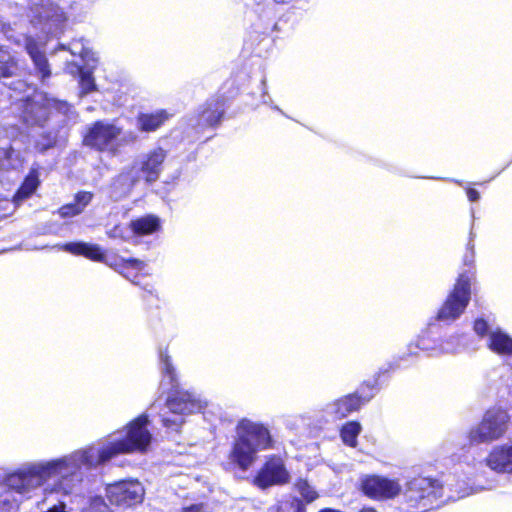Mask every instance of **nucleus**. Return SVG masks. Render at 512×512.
<instances>
[{"label":"nucleus","instance_id":"33","mask_svg":"<svg viewBox=\"0 0 512 512\" xmlns=\"http://www.w3.org/2000/svg\"><path fill=\"white\" fill-rule=\"evenodd\" d=\"M131 233L132 231L130 229V224L128 226L116 225L112 229L107 231L108 237L113 239H122L124 241L130 239Z\"/></svg>","mask_w":512,"mask_h":512},{"label":"nucleus","instance_id":"24","mask_svg":"<svg viewBox=\"0 0 512 512\" xmlns=\"http://www.w3.org/2000/svg\"><path fill=\"white\" fill-rule=\"evenodd\" d=\"M161 227L160 219L155 215H145L130 222L132 234L137 236L151 235Z\"/></svg>","mask_w":512,"mask_h":512},{"label":"nucleus","instance_id":"5","mask_svg":"<svg viewBox=\"0 0 512 512\" xmlns=\"http://www.w3.org/2000/svg\"><path fill=\"white\" fill-rule=\"evenodd\" d=\"M28 17L36 29L51 36L60 34L67 20L63 8L50 0H31Z\"/></svg>","mask_w":512,"mask_h":512},{"label":"nucleus","instance_id":"12","mask_svg":"<svg viewBox=\"0 0 512 512\" xmlns=\"http://www.w3.org/2000/svg\"><path fill=\"white\" fill-rule=\"evenodd\" d=\"M290 480V474L280 457H269L258 471L254 483L265 489L275 485H283Z\"/></svg>","mask_w":512,"mask_h":512},{"label":"nucleus","instance_id":"7","mask_svg":"<svg viewBox=\"0 0 512 512\" xmlns=\"http://www.w3.org/2000/svg\"><path fill=\"white\" fill-rule=\"evenodd\" d=\"M52 109L66 114L70 110V106L66 102L48 98L43 92H35L23 103L22 119L27 125L43 126Z\"/></svg>","mask_w":512,"mask_h":512},{"label":"nucleus","instance_id":"16","mask_svg":"<svg viewBox=\"0 0 512 512\" xmlns=\"http://www.w3.org/2000/svg\"><path fill=\"white\" fill-rule=\"evenodd\" d=\"M137 173V170L132 169L130 166L124 168L122 172L113 179L110 185V197L118 201L128 196L133 187L140 181Z\"/></svg>","mask_w":512,"mask_h":512},{"label":"nucleus","instance_id":"27","mask_svg":"<svg viewBox=\"0 0 512 512\" xmlns=\"http://www.w3.org/2000/svg\"><path fill=\"white\" fill-rule=\"evenodd\" d=\"M67 69L70 74L79 76V85L82 93L88 94L95 89L94 78L92 77L91 72L84 70L81 64L70 63L68 64Z\"/></svg>","mask_w":512,"mask_h":512},{"label":"nucleus","instance_id":"31","mask_svg":"<svg viewBox=\"0 0 512 512\" xmlns=\"http://www.w3.org/2000/svg\"><path fill=\"white\" fill-rule=\"evenodd\" d=\"M161 371L163 373V381L168 380L172 387H175L176 372L171 363L169 355L164 352L160 354Z\"/></svg>","mask_w":512,"mask_h":512},{"label":"nucleus","instance_id":"10","mask_svg":"<svg viewBox=\"0 0 512 512\" xmlns=\"http://www.w3.org/2000/svg\"><path fill=\"white\" fill-rule=\"evenodd\" d=\"M145 489L137 480H123L106 487V497L111 504L129 507L143 501Z\"/></svg>","mask_w":512,"mask_h":512},{"label":"nucleus","instance_id":"40","mask_svg":"<svg viewBox=\"0 0 512 512\" xmlns=\"http://www.w3.org/2000/svg\"><path fill=\"white\" fill-rule=\"evenodd\" d=\"M180 512H208V506L205 503H193L183 506Z\"/></svg>","mask_w":512,"mask_h":512},{"label":"nucleus","instance_id":"46","mask_svg":"<svg viewBox=\"0 0 512 512\" xmlns=\"http://www.w3.org/2000/svg\"><path fill=\"white\" fill-rule=\"evenodd\" d=\"M508 359H509V365L512 367V355Z\"/></svg>","mask_w":512,"mask_h":512},{"label":"nucleus","instance_id":"35","mask_svg":"<svg viewBox=\"0 0 512 512\" xmlns=\"http://www.w3.org/2000/svg\"><path fill=\"white\" fill-rule=\"evenodd\" d=\"M17 504L11 499L10 492L0 491V512H15Z\"/></svg>","mask_w":512,"mask_h":512},{"label":"nucleus","instance_id":"25","mask_svg":"<svg viewBox=\"0 0 512 512\" xmlns=\"http://www.w3.org/2000/svg\"><path fill=\"white\" fill-rule=\"evenodd\" d=\"M93 199V194L87 191L78 192L72 203L63 205L59 209V214L62 218L74 217L84 211Z\"/></svg>","mask_w":512,"mask_h":512},{"label":"nucleus","instance_id":"6","mask_svg":"<svg viewBox=\"0 0 512 512\" xmlns=\"http://www.w3.org/2000/svg\"><path fill=\"white\" fill-rule=\"evenodd\" d=\"M204 406L205 402L199 395L175 390L167 399L168 412L162 414V423L166 428L176 431L184 423V415L200 412Z\"/></svg>","mask_w":512,"mask_h":512},{"label":"nucleus","instance_id":"14","mask_svg":"<svg viewBox=\"0 0 512 512\" xmlns=\"http://www.w3.org/2000/svg\"><path fill=\"white\" fill-rule=\"evenodd\" d=\"M363 492L373 499L386 500L398 496L402 490L400 483L395 479L372 475L362 482Z\"/></svg>","mask_w":512,"mask_h":512},{"label":"nucleus","instance_id":"41","mask_svg":"<svg viewBox=\"0 0 512 512\" xmlns=\"http://www.w3.org/2000/svg\"><path fill=\"white\" fill-rule=\"evenodd\" d=\"M44 140L45 141L43 143L38 142L36 144V148L39 151H41V152H43V151L47 150L48 148L52 147L53 144L55 143V139L53 137H50V136L46 137Z\"/></svg>","mask_w":512,"mask_h":512},{"label":"nucleus","instance_id":"17","mask_svg":"<svg viewBox=\"0 0 512 512\" xmlns=\"http://www.w3.org/2000/svg\"><path fill=\"white\" fill-rule=\"evenodd\" d=\"M485 465L496 472L512 473V442L494 446Z\"/></svg>","mask_w":512,"mask_h":512},{"label":"nucleus","instance_id":"3","mask_svg":"<svg viewBox=\"0 0 512 512\" xmlns=\"http://www.w3.org/2000/svg\"><path fill=\"white\" fill-rule=\"evenodd\" d=\"M135 140L133 132L123 134L121 127L108 121L95 122L84 138L87 146L110 155H116L123 145Z\"/></svg>","mask_w":512,"mask_h":512},{"label":"nucleus","instance_id":"2","mask_svg":"<svg viewBox=\"0 0 512 512\" xmlns=\"http://www.w3.org/2000/svg\"><path fill=\"white\" fill-rule=\"evenodd\" d=\"M63 249L74 255H82L90 260L103 262L123 275L126 279L136 284L138 282H136L135 279L138 277V273L145 268V263L138 259H124L121 257L107 258L101 247L97 244L71 242L65 244Z\"/></svg>","mask_w":512,"mask_h":512},{"label":"nucleus","instance_id":"50","mask_svg":"<svg viewBox=\"0 0 512 512\" xmlns=\"http://www.w3.org/2000/svg\"><path fill=\"white\" fill-rule=\"evenodd\" d=\"M4 153H5V152H4V150H1V149H0V154L2 155V154H4Z\"/></svg>","mask_w":512,"mask_h":512},{"label":"nucleus","instance_id":"28","mask_svg":"<svg viewBox=\"0 0 512 512\" xmlns=\"http://www.w3.org/2000/svg\"><path fill=\"white\" fill-rule=\"evenodd\" d=\"M38 185L39 180L36 173H29V175L25 178L21 187L18 189L17 193L14 196L15 203L19 204L20 202L30 197L35 192Z\"/></svg>","mask_w":512,"mask_h":512},{"label":"nucleus","instance_id":"43","mask_svg":"<svg viewBox=\"0 0 512 512\" xmlns=\"http://www.w3.org/2000/svg\"><path fill=\"white\" fill-rule=\"evenodd\" d=\"M360 512H377V511L371 507H364L360 510Z\"/></svg>","mask_w":512,"mask_h":512},{"label":"nucleus","instance_id":"44","mask_svg":"<svg viewBox=\"0 0 512 512\" xmlns=\"http://www.w3.org/2000/svg\"><path fill=\"white\" fill-rule=\"evenodd\" d=\"M268 98H269V96H268L267 92L264 91L263 95H262L263 103H265V104L268 103Z\"/></svg>","mask_w":512,"mask_h":512},{"label":"nucleus","instance_id":"22","mask_svg":"<svg viewBox=\"0 0 512 512\" xmlns=\"http://www.w3.org/2000/svg\"><path fill=\"white\" fill-rule=\"evenodd\" d=\"M171 116V113L163 109L152 113H141L137 118V127L144 132H153L160 128Z\"/></svg>","mask_w":512,"mask_h":512},{"label":"nucleus","instance_id":"19","mask_svg":"<svg viewBox=\"0 0 512 512\" xmlns=\"http://www.w3.org/2000/svg\"><path fill=\"white\" fill-rule=\"evenodd\" d=\"M224 114V102L220 98H213L200 109L197 126L200 128L213 127L218 124Z\"/></svg>","mask_w":512,"mask_h":512},{"label":"nucleus","instance_id":"8","mask_svg":"<svg viewBox=\"0 0 512 512\" xmlns=\"http://www.w3.org/2000/svg\"><path fill=\"white\" fill-rule=\"evenodd\" d=\"M471 280L472 273L469 271L459 275L453 290L438 311V320L451 322L460 317L470 301Z\"/></svg>","mask_w":512,"mask_h":512},{"label":"nucleus","instance_id":"21","mask_svg":"<svg viewBox=\"0 0 512 512\" xmlns=\"http://www.w3.org/2000/svg\"><path fill=\"white\" fill-rule=\"evenodd\" d=\"M488 348L501 356H512V337L497 328L490 332L487 340Z\"/></svg>","mask_w":512,"mask_h":512},{"label":"nucleus","instance_id":"9","mask_svg":"<svg viewBox=\"0 0 512 512\" xmlns=\"http://www.w3.org/2000/svg\"><path fill=\"white\" fill-rule=\"evenodd\" d=\"M443 490L444 487L437 480L418 477L408 482L404 496L410 506L427 509L443 496Z\"/></svg>","mask_w":512,"mask_h":512},{"label":"nucleus","instance_id":"42","mask_svg":"<svg viewBox=\"0 0 512 512\" xmlns=\"http://www.w3.org/2000/svg\"><path fill=\"white\" fill-rule=\"evenodd\" d=\"M467 197L470 201L475 202V201L479 200L480 194L477 190H475L473 188H469V189H467Z\"/></svg>","mask_w":512,"mask_h":512},{"label":"nucleus","instance_id":"30","mask_svg":"<svg viewBox=\"0 0 512 512\" xmlns=\"http://www.w3.org/2000/svg\"><path fill=\"white\" fill-rule=\"evenodd\" d=\"M16 70V63L10 53L0 47V79L12 76Z\"/></svg>","mask_w":512,"mask_h":512},{"label":"nucleus","instance_id":"37","mask_svg":"<svg viewBox=\"0 0 512 512\" xmlns=\"http://www.w3.org/2000/svg\"><path fill=\"white\" fill-rule=\"evenodd\" d=\"M89 512H109V507L102 497L96 496L90 500Z\"/></svg>","mask_w":512,"mask_h":512},{"label":"nucleus","instance_id":"47","mask_svg":"<svg viewBox=\"0 0 512 512\" xmlns=\"http://www.w3.org/2000/svg\"><path fill=\"white\" fill-rule=\"evenodd\" d=\"M478 465H479V467L481 468V467H483V466H484V463H483L482 461H480V462L478 463Z\"/></svg>","mask_w":512,"mask_h":512},{"label":"nucleus","instance_id":"26","mask_svg":"<svg viewBox=\"0 0 512 512\" xmlns=\"http://www.w3.org/2000/svg\"><path fill=\"white\" fill-rule=\"evenodd\" d=\"M61 49H67L72 56H79L82 62L88 66H92L97 61L95 53L83 38L74 39L69 43L67 47L61 45Z\"/></svg>","mask_w":512,"mask_h":512},{"label":"nucleus","instance_id":"45","mask_svg":"<svg viewBox=\"0 0 512 512\" xmlns=\"http://www.w3.org/2000/svg\"><path fill=\"white\" fill-rule=\"evenodd\" d=\"M273 1L278 4H287V3L291 2L292 0H273Z\"/></svg>","mask_w":512,"mask_h":512},{"label":"nucleus","instance_id":"34","mask_svg":"<svg viewBox=\"0 0 512 512\" xmlns=\"http://www.w3.org/2000/svg\"><path fill=\"white\" fill-rule=\"evenodd\" d=\"M474 238H475V233L471 229V231L469 233V241H468V244H467V251H466V253H465L464 257H463L464 265H466L468 267L473 266L474 260H475Z\"/></svg>","mask_w":512,"mask_h":512},{"label":"nucleus","instance_id":"18","mask_svg":"<svg viewBox=\"0 0 512 512\" xmlns=\"http://www.w3.org/2000/svg\"><path fill=\"white\" fill-rule=\"evenodd\" d=\"M370 397L362 398L357 394H349L339 398L326 407L327 414L334 417V419H342L347 417L350 413L357 411L364 402L369 401Z\"/></svg>","mask_w":512,"mask_h":512},{"label":"nucleus","instance_id":"11","mask_svg":"<svg viewBox=\"0 0 512 512\" xmlns=\"http://www.w3.org/2000/svg\"><path fill=\"white\" fill-rule=\"evenodd\" d=\"M235 433L246 440L258 452L273 448L274 441L270 430L261 422L243 418L238 421Z\"/></svg>","mask_w":512,"mask_h":512},{"label":"nucleus","instance_id":"15","mask_svg":"<svg viewBox=\"0 0 512 512\" xmlns=\"http://www.w3.org/2000/svg\"><path fill=\"white\" fill-rule=\"evenodd\" d=\"M258 453L246 440L235 433L232 449L229 454V459L232 463L237 465L239 469L246 471L254 464Z\"/></svg>","mask_w":512,"mask_h":512},{"label":"nucleus","instance_id":"1","mask_svg":"<svg viewBox=\"0 0 512 512\" xmlns=\"http://www.w3.org/2000/svg\"><path fill=\"white\" fill-rule=\"evenodd\" d=\"M148 424V416L142 414L124 428L109 434L91 446L63 457L27 462L6 476L5 486L28 498L32 492L52 478L75 475L81 468H97L119 455L146 453L152 441Z\"/></svg>","mask_w":512,"mask_h":512},{"label":"nucleus","instance_id":"36","mask_svg":"<svg viewBox=\"0 0 512 512\" xmlns=\"http://www.w3.org/2000/svg\"><path fill=\"white\" fill-rule=\"evenodd\" d=\"M447 486L457 494V498H464L473 492V489L468 487L465 482L456 484L447 482Z\"/></svg>","mask_w":512,"mask_h":512},{"label":"nucleus","instance_id":"23","mask_svg":"<svg viewBox=\"0 0 512 512\" xmlns=\"http://www.w3.org/2000/svg\"><path fill=\"white\" fill-rule=\"evenodd\" d=\"M462 336L452 335L447 338L439 347L430 346L427 341L422 338L418 341L417 348L430 352L431 355H439L443 353H457L462 347Z\"/></svg>","mask_w":512,"mask_h":512},{"label":"nucleus","instance_id":"29","mask_svg":"<svg viewBox=\"0 0 512 512\" xmlns=\"http://www.w3.org/2000/svg\"><path fill=\"white\" fill-rule=\"evenodd\" d=\"M362 430V427L360 423L356 421H350L344 424L340 431V436L342 441L350 446V447H356L357 445V438Z\"/></svg>","mask_w":512,"mask_h":512},{"label":"nucleus","instance_id":"13","mask_svg":"<svg viewBox=\"0 0 512 512\" xmlns=\"http://www.w3.org/2000/svg\"><path fill=\"white\" fill-rule=\"evenodd\" d=\"M166 156V151L161 147H157L143 154L130 167L137 170L140 180L144 178L147 183H153L160 176L162 164Z\"/></svg>","mask_w":512,"mask_h":512},{"label":"nucleus","instance_id":"38","mask_svg":"<svg viewBox=\"0 0 512 512\" xmlns=\"http://www.w3.org/2000/svg\"><path fill=\"white\" fill-rule=\"evenodd\" d=\"M494 329H491L488 322L482 318L476 319L474 322V331L477 335L484 337L487 335L489 337V334Z\"/></svg>","mask_w":512,"mask_h":512},{"label":"nucleus","instance_id":"49","mask_svg":"<svg viewBox=\"0 0 512 512\" xmlns=\"http://www.w3.org/2000/svg\"><path fill=\"white\" fill-rule=\"evenodd\" d=\"M274 109L277 110V111H280L282 113V111L279 109V107L274 106Z\"/></svg>","mask_w":512,"mask_h":512},{"label":"nucleus","instance_id":"48","mask_svg":"<svg viewBox=\"0 0 512 512\" xmlns=\"http://www.w3.org/2000/svg\"><path fill=\"white\" fill-rule=\"evenodd\" d=\"M262 85H263V87H264V89H265V88H266V82H265V80H263V81H262Z\"/></svg>","mask_w":512,"mask_h":512},{"label":"nucleus","instance_id":"20","mask_svg":"<svg viewBox=\"0 0 512 512\" xmlns=\"http://www.w3.org/2000/svg\"><path fill=\"white\" fill-rule=\"evenodd\" d=\"M24 42L25 49L32 59L35 69L40 75L41 80L45 81L50 77L51 71L43 47H40L38 42H36L32 37H25Z\"/></svg>","mask_w":512,"mask_h":512},{"label":"nucleus","instance_id":"4","mask_svg":"<svg viewBox=\"0 0 512 512\" xmlns=\"http://www.w3.org/2000/svg\"><path fill=\"white\" fill-rule=\"evenodd\" d=\"M510 415L505 409H488L481 421L468 431L470 444H489L502 438L508 431Z\"/></svg>","mask_w":512,"mask_h":512},{"label":"nucleus","instance_id":"32","mask_svg":"<svg viewBox=\"0 0 512 512\" xmlns=\"http://www.w3.org/2000/svg\"><path fill=\"white\" fill-rule=\"evenodd\" d=\"M295 488L306 500L307 503L314 501L318 497L317 492L314 490L313 487L310 486V484L306 480L299 479L295 483Z\"/></svg>","mask_w":512,"mask_h":512},{"label":"nucleus","instance_id":"39","mask_svg":"<svg viewBox=\"0 0 512 512\" xmlns=\"http://www.w3.org/2000/svg\"><path fill=\"white\" fill-rule=\"evenodd\" d=\"M278 512H301L300 502L296 499L291 502H281L278 507Z\"/></svg>","mask_w":512,"mask_h":512}]
</instances>
